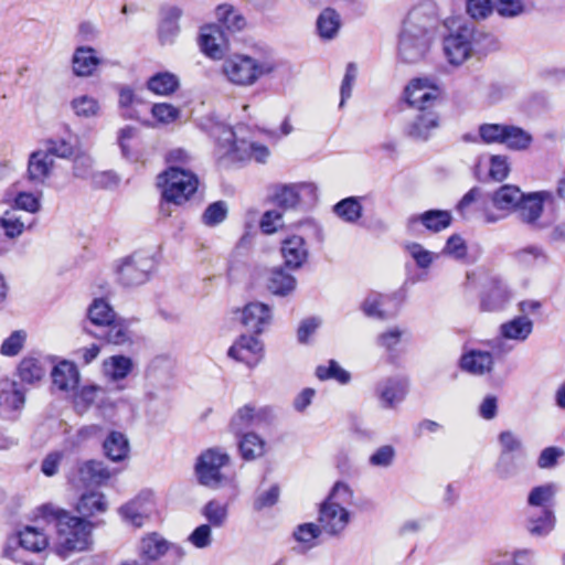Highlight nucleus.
<instances>
[{"label":"nucleus","instance_id":"9d476101","mask_svg":"<svg viewBox=\"0 0 565 565\" xmlns=\"http://www.w3.org/2000/svg\"><path fill=\"white\" fill-rule=\"evenodd\" d=\"M440 116L436 109L422 108L414 110L406 126V135L417 141L428 140L439 128Z\"/></svg>","mask_w":565,"mask_h":565},{"label":"nucleus","instance_id":"c756f323","mask_svg":"<svg viewBox=\"0 0 565 565\" xmlns=\"http://www.w3.org/2000/svg\"><path fill=\"white\" fill-rule=\"evenodd\" d=\"M53 385L61 391L74 388L78 383V372L76 366L67 361L55 365L51 372Z\"/></svg>","mask_w":565,"mask_h":565},{"label":"nucleus","instance_id":"6e6d98bb","mask_svg":"<svg viewBox=\"0 0 565 565\" xmlns=\"http://www.w3.org/2000/svg\"><path fill=\"white\" fill-rule=\"evenodd\" d=\"M227 215V206L223 201L210 204L202 215V221L207 226H215L222 223Z\"/></svg>","mask_w":565,"mask_h":565},{"label":"nucleus","instance_id":"4c0bfd02","mask_svg":"<svg viewBox=\"0 0 565 565\" xmlns=\"http://www.w3.org/2000/svg\"><path fill=\"white\" fill-rule=\"evenodd\" d=\"M19 543L22 548L33 553H42L47 546L46 535L35 526H25L19 533Z\"/></svg>","mask_w":565,"mask_h":565},{"label":"nucleus","instance_id":"8fccbe9b","mask_svg":"<svg viewBox=\"0 0 565 565\" xmlns=\"http://www.w3.org/2000/svg\"><path fill=\"white\" fill-rule=\"evenodd\" d=\"M147 85L158 95H168L177 88V77L171 73H158L149 78Z\"/></svg>","mask_w":565,"mask_h":565},{"label":"nucleus","instance_id":"ddd939ff","mask_svg":"<svg viewBox=\"0 0 565 565\" xmlns=\"http://www.w3.org/2000/svg\"><path fill=\"white\" fill-rule=\"evenodd\" d=\"M189 154L179 149V205L181 200L198 201L203 200L204 185L201 184L199 177L183 167L189 161Z\"/></svg>","mask_w":565,"mask_h":565},{"label":"nucleus","instance_id":"e433bc0d","mask_svg":"<svg viewBox=\"0 0 565 565\" xmlns=\"http://www.w3.org/2000/svg\"><path fill=\"white\" fill-rule=\"evenodd\" d=\"M516 263L524 268L543 266L547 263V255L544 249L536 245H529L520 248L513 254Z\"/></svg>","mask_w":565,"mask_h":565},{"label":"nucleus","instance_id":"a19ab883","mask_svg":"<svg viewBox=\"0 0 565 565\" xmlns=\"http://www.w3.org/2000/svg\"><path fill=\"white\" fill-rule=\"evenodd\" d=\"M18 373L22 382L33 384L45 375V363L35 358H24L19 364Z\"/></svg>","mask_w":565,"mask_h":565},{"label":"nucleus","instance_id":"603ef678","mask_svg":"<svg viewBox=\"0 0 565 565\" xmlns=\"http://www.w3.org/2000/svg\"><path fill=\"white\" fill-rule=\"evenodd\" d=\"M316 375L320 380H337L341 384H347L350 381V373L343 370L334 360L329 361V366L319 365L316 370Z\"/></svg>","mask_w":565,"mask_h":565},{"label":"nucleus","instance_id":"49530a36","mask_svg":"<svg viewBox=\"0 0 565 565\" xmlns=\"http://www.w3.org/2000/svg\"><path fill=\"white\" fill-rule=\"evenodd\" d=\"M116 313L104 299H95L88 308V319L95 328L114 322Z\"/></svg>","mask_w":565,"mask_h":565},{"label":"nucleus","instance_id":"473e14b6","mask_svg":"<svg viewBox=\"0 0 565 565\" xmlns=\"http://www.w3.org/2000/svg\"><path fill=\"white\" fill-rule=\"evenodd\" d=\"M533 141L532 135L523 128L514 125H507L502 145L513 151L526 150Z\"/></svg>","mask_w":565,"mask_h":565},{"label":"nucleus","instance_id":"39448f33","mask_svg":"<svg viewBox=\"0 0 565 565\" xmlns=\"http://www.w3.org/2000/svg\"><path fill=\"white\" fill-rule=\"evenodd\" d=\"M223 73L230 82L236 85H252L256 79L271 71L265 63H257L249 56L236 55L223 63Z\"/></svg>","mask_w":565,"mask_h":565},{"label":"nucleus","instance_id":"2f4dec72","mask_svg":"<svg viewBox=\"0 0 565 565\" xmlns=\"http://www.w3.org/2000/svg\"><path fill=\"white\" fill-rule=\"evenodd\" d=\"M452 216L444 210H428L418 216L411 218V222H420L428 231L440 232L450 226Z\"/></svg>","mask_w":565,"mask_h":565},{"label":"nucleus","instance_id":"f8f14e48","mask_svg":"<svg viewBox=\"0 0 565 565\" xmlns=\"http://www.w3.org/2000/svg\"><path fill=\"white\" fill-rule=\"evenodd\" d=\"M547 196V192L523 194V198L514 210L518 214V218L532 230H543L545 225L540 222V218L543 214L544 201Z\"/></svg>","mask_w":565,"mask_h":565},{"label":"nucleus","instance_id":"9b49d317","mask_svg":"<svg viewBox=\"0 0 565 565\" xmlns=\"http://www.w3.org/2000/svg\"><path fill=\"white\" fill-rule=\"evenodd\" d=\"M156 186L160 192L159 215L170 217L177 207V166L170 164L157 175Z\"/></svg>","mask_w":565,"mask_h":565},{"label":"nucleus","instance_id":"338daca9","mask_svg":"<svg viewBox=\"0 0 565 565\" xmlns=\"http://www.w3.org/2000/svg\"><path fill=\"white\" fill-rule=\"evenodd\" d=\"M518 471L515 457L512 454L501 452L495 465V472L501 479H508Z\"/></svg>","mask_w":565,"mask_h":565},{"label":"nucleus","instance_id":"de8ad7c7","mask_svg":"<svg viewBox=\"0 0 565 565\" xmlns=\"http://www.w3.org/2000/svg\"><path fill=\"white\" fill-rule=\"evenodd\" d=\"M239 451L245 460H254L265 452V441L254 433L243 435L238 443Z\"/></svg>","mask_w":565,"mask_h":565},{"label":"nucleus","instance_id":"58836bf2","mask_svg":"<svg viewBox=\"0 0 565 565\" xmlns=\"http://www.w3.org/2000/svg\"><path fill=\"white\" fill-rule=\"evenodd\" d=\"M407 393L406 383L399 380L390 379L380 388L379 394L384 406H394L402 402Z\"/></svg>","mask_w":565,"mask_h":565},{"label":"nucleus","instance_id":"bb28decb","mask_svg":"<svg viewBox=\"0 0 565 565\" xmlns=\"http://www.w3.org/2000/svg\"><path fill=\"white\" fill-rule=\"evenodd\" d=\"M520 188L512 184H504L491 194V202L499 211H514L523 198Z\"/></svg>","mask_w":565,"mask_h":565},{"label":"nucleus","instance_id":"864d4df0","mask_svg":"<svg viewBox=\"0 0 565 565\" xmlns=\"http://www.w3.org/2000/svg\"><path fill=\"white\" fill-rule=\"evenodd\" d=\"M505 124H482L479 126V137L482 142L487 145L500 143L502 145L503 135L505 131Z\"/></svg>","mask_w":565,"mask_h":565},{"label":"nucleus","instance_id":"6ab92c4d","mask_svg":"<svg viewBox=\"0 0 565 565\" xmlns=\"http://www.w3.org/2000/svg\"><path fill=\"white\" fill-rule=\"evenodd\" d=\"M271 309L263 302H249L242 311V323L255 333L263 332L264 328L270 323Z\"/></svg>","mask_w":565,"mask_h":565},{"label":"nucleus","instance_id":"774afa93","mask_svg":"<svg viewBox=\"0 0 565 565\" xmlns=\"http://www.w3.org/2000/svg\"><path fill=\"white\" fill-rule=\"evenodd\" d=\"M210 524H201L189 536V542L196 548H206L212 544V530Z\"/></svg>","mask_w":565,"mask_h":565},{"label":"nucleus","instance_id":"c03bdc74","mask_svg":"<svg viewBox=\"0 0 565 565\" xmlns=\"http://www.w3.org/2000/svg\"><path fill=\"white\" fill-rule=\"evenodd\" d=\"M363 207L359 198L349 196L333 206V212L347 223H356L362 216Z\"/></svg>","mask_w":565,"mask_h":565},{"label":"nucleus","instance_id":"393cba45","mask_svg":"<svg viewBox=\"0 0 565 565\" xmlns=\"http://www.w3.org/2000/svg\"><path fill=\"white\" fill-rule=\"evenodd\" d=\"M533 331V321L527 316H518L500 326V334L508 340L524 342Z\"/></svg>","mask_w":565,"mask_h":565},{"label":"nucleus","instance_id":"7c9ffc66","mask_svg":"<svg viewBox=\"0 0 565 565\" xmlns=\"http://www.w3.org/2000/svg\"><path fill=\"white\" fill-rule=\"evenodd\" d=\"M297 286L296 278L286 273L284 268H274L268 278L267 287L268 290L276 296H288L291 294Z\"/></svg>","mask_w":565,"mask_h":565},{"label":"nucleus","instance_id":"37998d69","mask_svg":"<svg viewBox=\"0 0 565 565\" xmlns=\"http://www.w3.org/2000/svg\"><path fill=\"white\" fill-rule=\"evenodd\" d=\"M177 31V8L161 11L158 36L161 44H173Z\"/></svg>","mask_w":565,"mask_h":565},{"label":"nucleus","instance_id":"a878e982","mask_svg":"<svg viewBox=\"0 0 565 565\" xmlns=\"http://www.w3.org/2000/svg\"><path fill=\"white\" fill-rule=\"evenodd\" d=\"M84 330L88 334L110 344H124L129 340L127 330L120 323H117L116 319L114 322L105 323V326H99L95 329H89L85 326Z\"/></svg>","mask_w":565,"mask_h":565},{"label":"nucleus","instance_id":"e2e57ef3","mask_svg":"<svg viewBox=\"0 0 565 565\" xmlns=\"http://www.w3.org/2000/svg\"><path fill=\"white\" fill-rule=\"evenodd\" d=\"M42 150L44 152H47L50 158L58 157V158L67 159L74 154L73 146L63 139H60V140L49 139L45 142V148Z\"/></svg>","mask_w":565,"mask_h":565},{"label":"nucleus","instance_id":"dca6fc26","mask_svg":"<svg viewBox=\"0 0 565 565\" xmlns=\"http://www.w3.org/2000/svg\"><path fill=\"white\" fill-rule=\"evenodd\" d=\"M284 264L288 269L301 268L308 260L309 250L302 236L291 235L281 242L280 247Z\"/></svg>","mask_w":565,"mask_h":565},{"label":"nucleus","instance_id":"a211bd4d","mask_svg":"<svg viewBox=\"0 0 565 565\" xmlns=\"http://www.w3.org/2000/svg\"><path fill=\"white\" fill-rule=\"evenodd\" d=\"M493 356L488 351L471 349L466 351L459 360V367L472 375H484L493 370Z\"/></svg>","mask_w":565,"mask_h":565},{"label":"nucleus","instance_id":"1a4fd4ad","mask_svg":"<svg viewBox=\"0 0 565 565\" xmlns=\"http://www.w3.org/2000/svg\"><path fill=\"white\" fill-rule=\"evenodd\" d=\"M441 90L428 78H415L405 88L406 102L414 110L422 108L435 109Z\"/></svg>","mask_w":565,"mask_h":565},{"label":"nucleus","instance_id":"c85d7f7f","mask_svg":"<svg viewBox=\"0 0 565 565\" xmlns=\"http://www.w3.org/2000/svg\"><path fill=\"white\" fill-rule=\"evenodd\" d=\"M557 492L555 483H546L534 487L527 495L530 510H544L551 508L554 510V499Z\"/></svg>","mask_w":565,"mask_h":565},{"label":"nucleus","instance_id":"aec40b11","mask_svg":"<svg viewBox=\"0 0 565 565\" xmlns=\"http://www.w3.org/2000/svg\"><path fill=\"white\" fill-rule=\"evenodd\" d=\"M54 168V159L42 149L29 156L26 177L34 184H43L50 178Z\"/></svg>","mask_w":565,"mask_h":565},{"label":"nucleus","instance_id":"09e8293b","mask_svg":"<svg viewBox=\"0 0 565 565\" xmlns=\"http://www.w3.org/2000/svg\"><path fill=\"white\" fill-rule=\"evenodd\" d=\"M0 226L3 228L6 236L14 238L23 233L25 223L18 211L10 210L0 218Z\"/></svg>","mask_w":565,"mask_h":565},{"label":"nucleus","instance_id":"72a5a7b5","mask_svg":"<svg viewBox=\"0 0 565 565\" xmlns=\"http://www.w3.org/2000/svg\"><path fill=\"white\" fill-rule=\"evenodd\" d=\"M216 17L221 24L230 32H239L246 26L245 17L232 4H220L216 8Z\"/></svg>","mask_w":565,"mask_h":565},{"label":"nucleus","instance_id":"a18cd8bd","mask_svg":"<svg viewBox=\"0 0 565 565\" xmlns=\"http://www.w3.org/2000/svg\"><path fill=\"white\" fill-rule=\"evenodd\" d=\"M302 188L300 184L278 185L274 193V202L284 210L294 209L299 204V191Z\"/></svg>","mask_w":565,"mask_h":565},{"label":"nucleus","instance_id":"bf43d9fd","mask_svg":"<svg viewBox=\"0 0 565 565\" xmlns=\"http://www.w3.org/2000/svg\"><path fill=\"white\" fill-rule=\"evenodd\" d=\"M73 175L78 179L95 178L93 159L86 153H77L73 160Z\"/></svg>","mask_w":565,"mask_h":565},{"label":"nucleus","instance_id":"4d7b16f0","mask_svg":"<svg viewBox=\"0 0 565 565\" xmlns=\"http://www.w3.org/2000/svg\"><path fill=\"white\" fill-rule=\"evenodd\" d=\"M494 9L503 18H515L525 12L524 0H495Z\"/></svg>","mask_w":565,"mask_h":565},{"label":"nucleus","instance_id":"4468645a","mask_svg":"<svg viewBox=\"0 0 565 565\" xmlns=\"http://www.w3.org/2000/svg\"><path fill=\"white\" fill-rule=\"evenodd\" d=\"M263 343L254 335H241L228 349V356L245 363L249 367L256 366L263 356Z\"/></svg>","mask_w":565,"mask_h":565},{"label":"nucleus","instance_id":"ea45409f","mask_svg":"<svg viewBox=\"0 0 565 565\" xmlns=\"http://www.w3.org/2000/svg\"><path fill=\"white\" fill-rule=\"evenodd\" d=\"M202 515L212 527H223L228 519V507L218 500H210L201 511Z\"/></svg>","mask_w":565,"mask_h":565},{"label":"nucleus","instance_id":"2eb2a0df","mask_svg":"<svg viewBox=\"0 0 565 565\" xmlns=\"http://www.w3.org/2000/svg\"><path fill=\"white\" fill-rule=\"evenodd\" d=\"M433 40L414 35H398V57L407 64H415L423 61L431 46Z\"/></svg>","mask_w":565,"mask_h":565},{"label":"nucleus","instance_id":"423d86ee","mask_svg":"<svg viewBox=\"0 0 565 565\" xmlns=\"http://www.w3.org/2000/svg\"><path fill=\"white\" fill-rule=\"evenodd\" d=\"M351 520L350 512L340 502L324 500L320 504L319 518L321 530L332 537H340Z\"/></svg>","mask_w":565,"mask_h":565},{"label":"nucleus","instance_id":"0e129e2a","mask_svg":"<svg viewBox=\"0 0 565 565\" xmlns=\"http://www.w3.org/2000/svg\"><path fill=\"white\" fill-rule=\"evenodd\" d=\"M25 339H26V333L24 331H22V330L14 331L9 338H7L3 341L0 352L3 355H8V356L17 355L21 351Z\"/></svg>","mask_w":565,"mask_h":565},{"label":"nucleus","instance_id":"412c9836","mask_svg":"<svg viewBox=\"0 0 565 565\" xmlns=\"http://www.w3.org/2000/svg\"><path fill=\"white\" fill-rule=\"evenodd\" d=\"M202 51L214 60L223 57L226 50V39L224 31L218 25L205 26L200 36Z\"/></svg>","mask_w":565,"mask_h":565},{"label":"nucleus","instance_id":"3c124183","mask_svg":"<svg viewBox=\"0 0 565 565\" xmlns=\"http://www.w3.org/2000/svg\"><path fill=\"white\" fill-rule=\"evenodd\" d=\"M167 548V542L156 534L145 537L140 545L141 555L148 559L160 557L166 553Z\"/></svg>","mask_w":565,"mask_h":565},{"label":"nucleus","instance_id":"20e7f679","mask_svg":"<svg viewBox=\"0 0 565 565\" xmlns=\"http://www.w3.org/2000/svg\"><path fill=\"white\" fill-rule=\"evenodd\" d=\"M437 29L438 17L435 4L423 2L408 11L403 20L399 34L434 40Z\"/></svg>","mask_w":565,"mask_h":565},{"label":"nucleus","instance_id":"680f3d73","mask_svg":"<svg viewBox=\"0 0 565 565\" xmlns=\"http://www.w3.org/2000/svg\"><path fill=\"white\" fill-rule=\"evenodd\" d=\"M41 207L39 196L30 192H19L14 199V205L12 210L25 211L30 213H36Z\"/></svg>","mask_w":565,"mask_h":565},{"label":"nucleus","instance_id":"cd10ccee","mask_svg":"<svg viewBox=\"0 0 565 565\" xmlns=\"http://www.w3.org/2000/svg\"><path fill=\"white\" fill-rule=\"evenodd\" d=\"M134 369V362L125 355H111L103 362V372L111 382L126 379Z\"/></svg>","mask_w":565,"mask_h":565},{"label":"nucleus","instance_id":"f3484780","mask_svg":"<svg viewBox=\"0 0 565 565\" xmlns=\"http://www.w3.org/2000/svg\"><path fill=\"white\" fill-rule=\"evenodd\" d=\"M510 298L511 292L505 282L499 278H492L482 294L481 308L486 311L502 310Z\"/></svg>","mask_w":565,"mask_h":565},{"label":"nucleus","instance_id":"5701e85b","mask_svg":"<svg viewBox=\"0 0 565 565\" xmlns=\"http://www.w3.org/2000/svg\"><path fill=\"white\" fill-rule=\"evenodd\" d=\"M96 51L92 46H78L72 57V70L76 76L88 77L92 76L102 63L96 56Z\"/></svg>","mask_w":565,"mask_h":565},{"label":"nucleus","instance_id":"c9c22d12","mask_svg":"<svg viewBox=\"0 0 565 565\" xmlns=\"http://www.w3.org/2000/svg\"><path fill=\"white\" fill-rule=\"evenodd\" d=\"M106 456L113 461L124 460L129 452V443L127 437L118 431H111L104 441Z\"/></svg>","mask_w":565,"mask_h":565},{"label":"nucleus","instance_id":"0eeeda50","mask_svg":"<svg viewBox=\"0 0 565 565\" xmlns=\"http://www.w3.org/2000/svg\"><path fill=\"white\" fill-rule=\"evenodd\" d=\"M154 265L153 258L143 253H134L118 269L119 280L125 286H138L148 280Z\"/></svg>","mask_w":565,"mask_h":565},{"label":"nucleus","instance_id":"79ce46f5","mask_svg":"<svg viewBox=\"0 0 565 565\" xmlns=\"http://www.w3.org/2000/svg\"><path fill=\"white\" fill-rule=\"evenodd\" d=\"M78 513L82 518L92 516L95 513L105 512L107 509V502L105 501L104 494L99 492L84 493L81 495L79 501L76 505Z\"/></svg>","mask_w":565,"mask_h":565},{"label":"nucleus","instance_id":"7ed1b4c3","mask_svg":"<svg viewBox=\"0 0 565 565\" xmlns=\"http://www.w3.org/2000/svg\"><path fill=\"white\" fill-rule=\"evenodd\" d=\"M194 475L199 484L211 490L236 484V472L232 469V458L221 447H210L198 456Z\"/></svg>","mask_w":565,"mask_h":565},{"label":"nucleus","instance_id":"13d9d810","mask_svg":"<svg viewBox=\"0 0 565 565\" xmlns=\"http://www.w3.org/2000/svg\"><path fill=\"white\" fill-rule=\"evenodd\" d=\"M510 172V164L507 156L493 154L490 158L489 175L494 181H503L508 178Z\"/></svg>","mask_w":565,"mask_h":565},{"label":"nucleus","instance_id":"b1692460","mask_svg":"<svg viewBox=\"0 0 565 565\" xmlns=\"http://www.w3.org/2000/svg\"><path fill=\"white\" fill-rule=\"evenodd\" d=\"M110 478V471L103 461L87 460L78 466V481L84 487H96Z\"/></svg>","mask_w":565,"mask_h":565},{"label":"nucleus","instance_id":"f257e3e1","mask_svg":"<svg viewBox=\"0 0 565 565\" xmlns=\"http://www.w3.org/2000/svg\"><path fill=\"white\" fill-rule=\"evenodd\" d=\"M42 514L55 523L60 555L66 557L70 553L87 550L92 544V522L52 504L43 505Z\"/></svg>","mask_w":565,"mask_h":565},{"label":"nucleus","instance_id":"5fc2aeb1","mask_svg":"<svg viewBox=\"0 0 565 565\" xmlns=\"http://www.w3.org/2000/svg\"><path fill=\"white\" fill-rule=\"evenodd\" d=\"M72 108L77 116L89 118L98 114L99 104L95 98L83 95L72 100Z\"/></svg>","mask_w":565,"mask_h":565},{"label":"nucleus","instance_id":"4be33fe9","mask_svg":"<svg viewBox=\"0 0 565 565\" xmlns=\"http://www.w3.org/2000/svg\"><path fill=\"white\" fill-rule=\"evenodd\" d=\"M556 518L554 510L546 508L544 510H530L526 520L527 532L535 537L548 535L555 527Z\"/></svg>","mask_w":565,"mask_h":565},{"label":"nucleus","instance_id":"6e6552de","mask_svg":"<svg viewBox=\"0 0 565 565\" xmlns=\"http://www.w3.org/2000/svg\"><path fill=\"white\" fill-rule=\"evenodd\" d=\"M222 141L226 148V153L232 154L234 158L239 160L252 158L258 163H265L270 156V151L265 145L248 142L246 140H236L235 132L231 128L223 130Z\"/></svg>","mask_w":565,"mask_h":565},{"label":"nucleus","instance_id":"69168bd1","mask_svg":"<svg viewBox=\"0 0 565 565\" xmlns=\"http://www.w3.org/2000/svg\"><path fill=\"white\" fill-rule=\"evenodd\" d=\"M323 531L315 523H303L296 527L294 537L297 542L309 544L317 540Z\"/></svg>","mask_w":565,"mask_h":565},{"label":"nucleus","instance_id":"f704fd0d","mask_svg":"<svg viewBox=\"0 0 565 565\" xmlns=\"http://www.w3.org/2000/svg\"><path fill=\"white\" fill-rule=\"evenodd\" d=\"M341 26L340 14L331 8H326L317 19V30L324 40H332L337 36Z\"/></svg>","mask_w":565,"mask_h":565},{"label":"nucleus","instance_id":"052dcab7","mask_svg":"<svg viewBox=\"0 0 565 565\" xmlns=\"http://www.w3.org/2000/svg\"><path fill=\"white\" fill-rule=\"evenodd\" d=\"M406 249L409 253V255L413 257V259L416 262V265L419 268H428L436 255L427 249H425L420 244L418 243H409L406 245Z\"/></svg>","mask_w":565,"mask_h":565},{"label":"nucleus","instance_id":"f03ea898","mask_svg":"<svg viewBox=\"0 0 565 565\" xmlns=\"http://www.w3.org/2000/svg\"><path fill=\"white\" fill-rule=\"evenodd\" d=\"M497 47L495 38L478 28L465 23L444 40V52L452 65H461L475 54H487Z\"/></svg>","mask_w":565,"mask_h":565}]
</instances>
